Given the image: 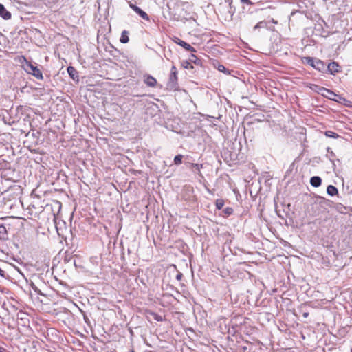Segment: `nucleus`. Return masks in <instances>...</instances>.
Wrapping results in <instances>:
<instances>
[{
  "label": "nucleus",
  "instance_id": "obj_16",
  "mask_svg": "<svg viewBox=\"0 0 352 352\" xmlns=\"http://www.w3.org/2000/svg\"><path fill=\"white\" fill-rule=\"evenodd\" d=\"M324 135L327 138H333V139H337L340 137V135L338 133H336L332 131H325Z\"/></svg>",
  "mask_w": 352,
  "mask_h": 352
},
{
  "label": "nucleus",
  "instance_id": "obj_28",
  "mask_svg": "<svg viewBox=\"0 0 352 352\" xmlns=\"http://www.w3.org/2000/svg\"><path fill=\"white\" fill-rule=\"evenodd\" d=\"M182 277H183V274H182V272H177V275H176V277H175V278H176V279H177V280H182Z\"/></svg>",
  "mask_w": 352,
  "mask_h": 352
},
{
  "label": "nucleus",
  "instance_id": "obj_24",
  "mask_svg": "<svg viewBox=\"0 0 352 352\" xmlns=\"http://www.w3.org/2000/svg\"><path fill=\"white\" fill-rule=\"evenodd\" d=\"M314 90L318 92L319 94L322 95V91H321L322 89H326L325 87H320V86H318V85H314Z\"/></svg>",
  "mask_w": 352,
  "mask_h": 352
},
{
  "label": "nucleus",
  "instance_id": "obj_30",
  "mask_svg": "<svg viewBox=\"0 0 352 352\" xmlns=\"http://www.w3.org/2000/svg\"><path fill=\"white\" fill-rule=\"evenodd\" d=\"M130 8L135 12V9H138V6L133 4V3H130L129 5Z\"/></svg>",
  "mask_w": 352,
  "mask_h": 352
},
{
  "label": "nucleus",
  "instance_id": "obj_34",
  "mask_svg": "<svg viewBox=\"0 0 352 352\" xmlns=\"http://www.w3.org/2000/svg\"><path fill=\"white\" fill-rule=\"evenodd\" d=\"M84 320H85V321L87 322V320H88L87 316H84Z\"/></svg>",
  "mask_w": 352,
  "mask_h": 352
},
{
  "label": "nucleus",
  "instance_id": "obj_25",
  "mask_svg": "<svg viewBox=\"0 0 352 352\" xmlns=\"http://www.w3.org/2000/svg\"><path fill=\"white\" fill-rule=\"evenodd\" d=\"M153 316V318L155 320L160 322V321H162L163 320V318H162V316H161L160 315L156 314V313H152Z\"/></svg>",
  "mask_w": 352,
  "mask_h": 352
},
{
  "label": "nucleus",
  "instance_id": "obj_2",
  "mask_svg": "<svg viewBox=\"0 0 352 352\" xmlns=\"http://www.w3.org/2000/svg\"><path fill=\"white\" fill-rule=\"evenodd\" d=\"M167 89L175 91L177 90L178 85V77H177V70L175 65H173L170 69V74L169 75L168 81L167 82Z\"/></svg>",
  "mask_w": 352,
  "mask_h": 352
},
{
  "label": "nucleus",
  "instance_id": "obj_10",
  "mask_svg": "<svg viewBox=\"0 0 352 352\" xmlns=\"http://www.w3.org/2000/svg\"><path fill=\"white\" fill-rule=\"evenodd\" d=\"M322 184V179L318 176H314L310 179V184L313 187H319Z\"/></svg>",
  "mask_w": 352,
  "mask_h": 352
},
{
  "label": "nucleus",
  "instance_id": "obj_27",
  "mask_svg": "<svg viewBox=\"0 0 352 352\" xmlns=\"http://www.w3.org/2000/svg\"><path fill=\"white\" fill-rule=\"evenodd\" d=\"M31 286L34 292H36L38 294H42L41 292L38 289V287L34 283H32Z\"/></svg>",
  "mask_w": 352,
  "mask_h": 352
},
{
  "label": "nucleus",
  "instance_id": "obj_14",
  "mask_svg": "<svg viewBox=\"0 0 352 352\" xmlns=\"http://www.w3.org/2000/svg\"><path fill=\"white\" fill-rule=\"evenodd\" d=\"M135 13L140 15L143 19L149 21V16L144 10H142L140 8L138 7V9H135Z\"/></svg>",
  "mask_w": 352,
  "mask_h": 352
},
{
  "label": "nucleus",
  "instance_id": "obj_11",
  "mask_svg": "<svg viewBox=\"0 0 352 352\" xmlns=\"http://www.w3.org/2000/svg\"><path fill=\"white\" fill-rule=\"evenodd\" d=\"M203 164H195V163H190L188 168L191 169L192 171L201 174L200 169L202 168Z\"/></svg>",
  "mask_w": 352,
  "mask_h": 352
},
{
  "label": "nucleus",
  "instance_id": "obj_7",
  "mask_svg": "<svg viewBox=\"0 0 352 352\" xmlns=\"http://www.w3.org/2000/svg\"><path fill=\"white\" fill-rule=\"evenodd\" d=\"M0 16L5 20L11 19V13L1 3H0Z\"/></svg>",
  "mask_w": 352,
  "mask_h": 352
},
{
  "label": "nucleus",
  "instance_id": "obj_15",
  "mask_svg": "<svg viewBox=\"0 0 352 352\" xmlns=\"http://www.w3.org/2000/svg\"><path fill=\"white\" fill-rule=\"evenodd\" d=\"M189 60L191 62V63H195V65H201V59H199V58H197L194 54H192L190 55V57L189 58Z\"/></svg>",
  "mask_w": 352,
  "mask_h": 352
},
{
  "label": "nucleus",
  "instance_id": "obj_32",
  "mask_svg": "<svg viewBox=\"0 0 352 352\" xmlns=\"http://www.w3.org/2000/svg\"><path fill=\"white\" fill-rule=\"evenodd\" d=\"M5 271L0 268V276L2 277H5Z\"/></svg>",
  "mask_w": 352,
  "mask_h": 352
},
{
  "label": "nucleus",
  "instance_id": "obj_6",
  "mask_svg": "<svg viewBox=\"0 0 352 352\" xmlns=\"http://www.w3.org/2000/svg\"><path fill=\"white\" fill-rule=\"evenodd\" d=\"M144 83L150 87H154L157 85V80L151 75L147 74L144 76Z\"/></svg>",
  "mask_w": 352,
  "mask_h": 352
},
{
  "label": "nucleus",
  "instance_id": "obj_39",
  "mask_svg": "<svg viewBox=\"0 0 352 352\" xmlns=\"http://www.w3.org/2000/svg\"><path fill=\"white\" fill-rule=\"evenodd\" d=\"M129 352H135V351H134V350H133V349H132V350H131V351H130Z\"/></svg>",
  "mask_w": 352,
  "mask_h": 352
},
{
  "label": "nucleus",
  "instance_id": "obj_31",
  "mask_svg": "<svg viewBox=\"0 0 352 352\" xmlns=\"http://www.w3.org/2000/svg\"><path fill=\"white\" fill-rule=\"evenodd\" d=\"M327 151L329 153L331 157H335V153L332 151H330V148H327Z\"/></svg>",
  "mask_w": 352,
  "mask_h": 352
},
{
  "label": "nucleus",
  "instance_id": "obj_29",
  "mask_svg": "<svg viewBox=\"0 0 352 352\" xmlns=\"http://www.w3.org/2000/svg\"><path fill=\"white\" fill-rule=\"evenodd\" d=\"M241 3H245L248 5H252V2L250 0H241Z\"/></svg>",
  "mask_w": 352,
  "mask_h": 352
},
{
  "label": "nucleus",
  "instance_id": "obj_5",
  "mask_svg": "<svg viewBox=\"0 0 352 352\" xmlns=\"http://www.w3.org/2000/svg\"><path fill=\"white\" fill-rule=\"evenodd\" d=\"M340 70V66L339 64L336 62H331L328 64L327 66H326V72H329L331 74H335L336 73H338Z\"/></svg>",
  "mask_w": 352,
  "mask_h": 352
},
{
  "label": "nucleus",
  "instance_id": "obj_3",
  "mask_svg": "<svg viewBox=\"0 0 352 352\" xmlns=\"http://www.w3.org/2000/svg\"><path fill=\"white\" fill-rule=\"evenodd\" d=\"M303 60L304 63L309 65L315 69L321 72H326V65L324 61L309 56L304 57Z\"/></svg>",
  "mask_w": 352,
  "mask_h": 352
},
{
  "label": "nucleus",
  "instance_id": "obj_21",
  "mask_svg": "<svg viewBox=\"0 0 352 352\" xmlns=\"http://www.w3.org/2000/svg\"><path fill=\"white\" fill-rule=\"evenodd\" d=\"M182 158H183V155H176L175 157H174V163L176 164V165H179L182 164Z\"/></svg>",
  "mask_w": 352,
  "mask_h": 352
},
{
  "label": "nucleus",
  "instance_id": "obj_23",
  "mask_svg": "<svg viewBox=\"0 0 352 352\" xmlns=\"http://www.w3.org/2000/svg\"><path fill=\"white\" fill-rule=\"evenodd\" d=\"M217 69L221 72H223L225 74H228V69L225 67L224 65L219 64L217 66Z\"/></svg>",
  "mask_w": 352,
  "mask_h": 352
},
{
  "label": "nucleus",
  "instance_id": "obj_35",
  "mask_svg": "<svg viewBox=\"0 0 352 352\" xmlns=\"http://www.w3.org/2000/svg\"><path fill=\"white\" fill-rule=\"evenodd\" d=\"M272 23H275V24H276V23H277V21H275V20H274L273 19H272Z\"/></svg>",
  "mask_w": 352,
  "mask_h": 352
},
{
  "label": "nucleus",
  "instance_id": "obj_33",
  "mask_svg": "<svg viewBox=\"0 0 352 352\" xmlns=\"http://www.w3.org/2000/svg\"><path fill=\"white\" fill-rule=\"evenodd\" d=\"M302 316L305 318H307L309 316V312L305 311L302 313Z\"/></svg>",
  "mask_w": 352,
  "mask_h": 352
},
{
  "label": "nucleus",
  "instance_id": "obj_26",
  "mask_svg": "<svg viewBox=\"0 0 352 352\" xmlns=\"http://www.w3.org/2000/svg\"><path fill=\"white\" fill-rule=\"evenodd\" d=\"M225 1L227 2L228 3L229 6H230V12H233L234 13L235 12V8H234L232 10V8H233V7L232 6V0H225Z\"/></svg>",
  "mask_w": 352,
  "mask_h": 352
},
{
  "label": "nucleus",
  "instance_id": "obj_13",
  "mask_svg": "<svg viewBox=\"0 0 352 352\" xmlns=\"http://www.w3.org/2000/svg\"><path fill=\"white\" fill-rule=\"evenodd\" d=\"M129 41V32L127 30H123L120 38V41L122 43H127Z\"/></svg>",
  "mask_w": 352,
  "mask_h": 352
},
{
  "label": "nucleus",
  "instance_id": "obj_4",
  "mask_svg": "<svg viewBox=\"0 0 352 352\" xmlns=\"http://www.w3.org/2000/svg\"><path fill=\"white\" fill-rule=\"evenodd\" d=\"M321 91H322V96L331 100L333 101L337 102L340 104H344L345 102H347V100L342 97L340 95L336 94L331 90L329 89H322Z\"/></svg>",
  "mask_w": 352,
  "mask_h": 352
},
{
  "label": "nucleus",
  "instance_id": "obj_9",
  "mask_svg": "<svg viewBox=\"0 0 352 352\" xmlns=\"http://www.w3.org/2000/svg\"><path fill=\"white\" fill-rule=\"evenodd\" d=\"M68 74L74 80H78V72L77 70L72 66H69L67 69Z\"/></svg>",
  "mask_w": 352,
  "mask_h": 352
},
{
  "label": "nucleus",
  "instance_id": "obj_22",
  "mask_svg": "<svg viewBox=\"0 0 352 352\" xmlns=\"http://www.w3.org/2000/svg\"><path fill=\"white\" fill-rule=\"evenodd\" d=\"M182 65L185 69H192L193 67L191 65V62L189 60H184L182 63Z\"/></svg>",
  "mask_w": 352,
  "mask_h": 352
},
{
  "label": "nucleus",
  "instance_id": "obj_18",
  "mask_svg": "<svg viewBox=\"0 0 352 352\" xmlns=\"http://www.w3.org/2000/svg\"><path fill=\"white\" fill-rule=\"evenodd\" d=\"M7 236L6 228L3 226H0V238L6 239Z\"/></svg>",
  "mask_w": 352,
  "mask_h": 352
},
{
  "label": "nucleus",
  "instance_id": "obj_19",
  "mask_svg": "<svg viewBox=\"0 0 352 352\" xmlns=\"http://www.w3.org/2000/svg\"><path fill=\"white\" fill-rule=\"evenodd\" d=\"M233 212L234 210L231 207H226L223 210V212L226 217L230 216L233 213Z\"/></svg>",
  "mask_w": 352,
  "mask_h": 352
},
{
  "label": "nucleus",
  "instance_id": "obj_37",
  "mask_svg": "<svg viewBox=\"0 0 352 352\" xmlns=\"http://www.w3.org/2000/svg\"><path fill=\"white\" fill-rule=\"evenodd\" d=\"M175 42L177 43V42H179V40L177 38V41H175Z\"/></svg>",
  "mask_w": 352,
  "mask_h": 352
},
{
  "label": "nucleus",
  "instance_id": "obj_17",
  "mask_svg": "<svg viewBox=\"0 0 352 352\" xmlns=\"http://www.w3.org/2000/svg\"><path fill=\"white\" fill-rule=\"evenodd\" d=\"M215 206H216L217 209H218V210L222 209L224 206L223 199H217L215 201Z\"/></svg>",
  "mask_w": 352,
  "mask_h": 352
},
{
  "label": "nucleus",
  "instance_id": "obj_12",
  "mask_svg": "<svg viewBox=\"0 0 352 352\" xmlns=\"http://www.w3.org/2000/svg\"><path fill=\"white\" fill-rule=\"evenodd\" d=\"M327 192L330 196H334L338 193V190L336 186L329 185L327 188Z\"/></svg>",
  "mask_w": 352,
  "mask_h": 352
},
{
  "label": "nucleus",
  "instance_id": "obj_1",
  "mask_svg": "<svg viewBox=\"0 0 352 352\" xmlns=\"http://www.w3.org/2000/svg\"><path fill=\"white\" fill-rule=\"evenodd\" d=\"M24 63H23V67L24 70L29 74L34 76L38 80H43V76L41 70L36 66L33 65L31 62L28 61L25 57H23Z\"/></svg>",
  "mask_w": 352,
  "mask_h": 352
},
{
  "label": "nucleus",
  "instance_id": "obj_36",
  "mask_svg": "<svg viewBox=\"0 0 352 352\" xmlns=\"http://www.w3.org/2000/svg\"><path fill=\"white\" fill-rule=\"evenodd\" d=\"M330 160L333 162V165L335 166V163L333 162V161L331 159H330Z\"/></svg>",
  "mask_w": 352,
  "mask_h": 352
},
{
  "label": "nucleus",
  "instance_id": "obj_8",
  "mask_svg": "<svg viewBox=\"0 0 352 352\" xmlns=\"http://www.w3.org/2000/svg\"><path fill=\"white\" fill-rule=\"evenodd\" d=\"M179 40V42H177V44H178L179 45L182 46V47H184L185 50H186L187 51H189V52H196V50L192 47L190 44H188V43L179 39V38H177Z\"/></svg>",
  "mask_w": 352,
  "mask_h": 352
},
{
  "label": "nucleus",
  "instance_id": "obj_20",
  "mask_svg": "<svg viewBox=\"0 0 352 352\" xmlns=\"http://www.w3.org/2000/svg\"><path fill=\"white\" fill-rule=\"evenodd\" d=\"M267 27V22L265 21H261L260 22H258L254 27V30H256L257 29H259V28H266Z\"/></svg>",
  "mask_w": 352,
  "mask_h": 352
},
{
  "label": "nucleus",
  "instance_id": "obj_38",
  "mask_svg": "<svg viewBox=\"0 0 352 352\" xmlns=\"http://www.w3.org/2000/svg\"><path fill=\"white\" fill-rule=\"evenodd\" d=\"M246 349H247L246 346L243 347L244 351L246 350Z\"/></svg>",
  "mask_w": 352,
  "mask_h": 352
}]
</instances>
